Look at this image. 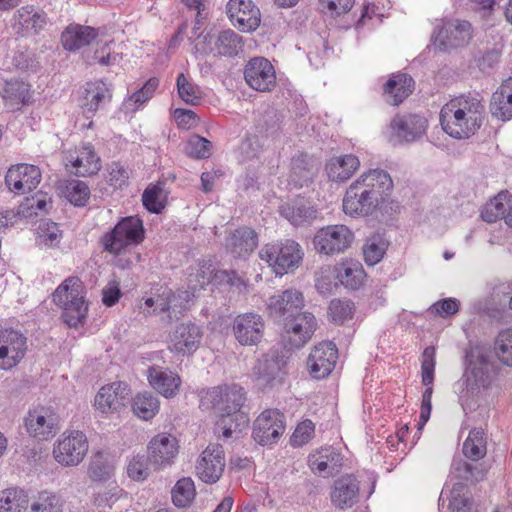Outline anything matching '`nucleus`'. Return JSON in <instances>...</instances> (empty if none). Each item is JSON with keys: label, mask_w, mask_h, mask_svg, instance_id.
Listing matches in <instances>:
<instances>
[{"label": "nucleus", "mask_w": 512, "mask_h": 512, "mask_svg": "<svg viewBox=\"0 0 512 512\" xmlns=\"http://www.w3.org/2000/svg\"><path fill=\"white\" fill-rule=\"evenodd\" d=\"M485 107L473 95H461L444 104L439 113L441 128H481L485 124Z\"/></svg>", "instance_id": "4"}, {"label": "nucleus", "mask_w": 512, "mask_h": 512, "mask_svg": "<svg viewBox=\"0 0 512 512\" xmlns=\"http://www.w3.org/2000/svg\"><path fill=\"white\" fill-rule=\"evenodd\" d=\"M286 367L284 356L264 355L253 368L257 386L265 390L283 385L288 373Z\"/></svg>", "instance_id": "12"}, {"label": "nucleus", "mask_w": 512, "mask_h": 512, "mask_svg": "<svg viewBox=\"0 0 512 512\" xmlns=\"http://www.w3.org/2000/svg\"><path fill=\"white\" fill-rule=\"evenodd\" d=\"M354 312V303L346 299H333L328 307V316L337 325H342L346 321L351 320Z\"/></svg>", "instance_id": "53"}, {"label": "nucleus", "mask_w": 512, "mask_h": 512, "mask_svg": "<svg viewBox=\"0 0 512 512\" xmlns=\"http://www.w3.org/2000/svg\"><path fill=\"white\" fill-rule=\"evenodd\" d=\"M244 79L247 85L258 92H270L276 86V71L264 57H253L245 65Z\"/></svg>", "instance_id": "15"}, {"label": "nucleus", "mask_w": 512, "mask_h": 512, "mask_svg": "<svg viewBox=\"0 0 512 512\" xmlns=\"http://www.w3.org/2000/svg\"><path fill=\"white\" fill-rule=\"evenodd\" d=\"M107 182L115 189H121L128 184L129 173L120 162H112L107 166Z\"/></svg>", "instance_id": "63"}, {"label": "nucleus", "mask_w": 512, "mask_h": 512, "mask_svg": "<svg viewBox=\"0 0 512 512\" xmlns=\"http://www.w3.org/2000/svg\"><path fill=\"white\" fill-rule=\"evenodd\" d=\"M321 167L320 160L304 151H297L290 160L289 185L301 189L309 187Z\"/></svg>", "instance_id": "17"}, {"label": "nucleus", "mask_w": 512, "mask_h": 512, "mask_svg": "<svg viewBox=\"0 0 512 512\" xmlns=\"http://www.w3.org/2000/svg\"><path fill=\"white\" fill-rule=\"evenodd\" d=\"M113 472L114 467L109 462L106 454L101 451L93 454L88 467V476L92 481H107L111 478Z\"/></svg>", "instance_id": "50"}, {"label": "nucleus", "mask_w": 512, "mask_h": 512, "mask_svg": "<svg viewBox=\"0 0 512 512\" xmlns=\"http://www.w3.org/2000/svg\"><path fill=\"white\" fill-rule=\"evenodd\" d=\"M354 239V232L348 226L334 224L318 229L312 242L317 253L334 256L349 249Z\"/></svg>", "instance_id": "8"}, {"label": "nucleus", "mask_w": 512, "mask_h": 512, "mask_svg": "<svg viewBox=\"0 0 512 512\" xmlns=\"http://www.w3.org/2000/svg\"><path fill=\"white\" fill-rule=\"evenodd\" d=\"M129 400V389L123 382L103 386L97 393L94 406L102 413L119 412Z\"/></svg>", "instance_id": "27"}, {"label": "nucleus", "mask_w": 512, "mask_h": 512, "mask_svg": "<svg viewBox=\"0 0 512 512\" xmlns=\"http://www.w3.org/2000/svg\"><path fill=\"white\" fill-rule=\"evenodd\" d=\"M359 160L352 154L334 157L326 164V173L333 182L348 180L359 167Z\"/></svg>", "instance_id": "43"}, {"label": "nucleus", "mask_w": 512, "mask_h": 512, "mask_svg": "<svg viewBox=\"0 0 512 512\" xmlns=\"http://www.w3.org/2000/svg\"><path fill=\"white\" fill-rule=\"evenodd\" d=\"M414 86L415 82L410 75L401 72L394 73L383 85V95L386 102L398 106L412 94Z\"/></svg>", "instance_id": "35"}, {"label": "nucleus", "mask_w": 512, "mask_h": 512, "mask_svg": "<svg viewBox=\"0 0 512 512\" xmlns=\"http://www.w3.org/2000/svg\"><path fill=\"white\" fill-rule=\"evenodd\" d=\"M388 247L387 241L380 234H373L367 238L363 246L364 260L367 265L373 266L379 263Z\"/></svg>", "instance_id": "51"}, {"label": "nucleus", "mask_w": 512, "mask_h": 512, "mask_svg": "<svg viewBox=\"0 0 512 512\" xmlns=\"http://www.w3.org/2000/svg\"><path fill=\"white\" fill-rule=\"evenodd\" d=\"M28 350V339L19 330L13 328L0 329V368L10 370L16 367L25 357Z\"/></svg>", "instance_id": "10"}, {"label": "nucleus", "mask_w": 512, "mask_h": 512, "mask_svg": "<svg viewBox=\"0 0 512 512\" xmlns=\"http://www.w3.org/2000/svg\"><path fill=\"white\" fill-rule=\"evenodd\" d=\"M178 440L176 437L160 433L154 436L148 444V460L154 469H161L173 464L178 454Z\"/></svg>", "instance_id": "23"}, {"label": "nucleus", "mask_w": 512, "mask_h": 512, "mask_svg": "<svg viewBox=\"0 0 512 512\" xmlns=\"http://www.w3.org/2000/svg\"><path fill=\"white\" fill-rule=\"evenodd\" d=\"M424 132L425 130H388L385 137L391 146L398 147L422 139Z\"/></svg>", "instance_id": "57"}, {"label": "nucleus", "mask_w": 512, "mask_h": 512, "mask_svg": "<svg viewBox=\"0 0 512 512\" xmlns=\"http://www.w3.org/2000/svg\"><path fill=\"white\" fill-rule=\"evenodd\" d=\"M264 329V319L255 312L237 315L232 324L235 339L243 346L259 344L263 338Z\"/></svg>", "instance_id": "21"}, {"label": "nucleus", "mask_w": 512, "mask_h": 512, "mask_svg": "<svg viewBox=\"0 0 512 512\" xmlns=\"http://www.w3.org/2000/svg\"><path fill=\"white\" fill-rule=\"evenodd\" d=\"M392 190L393 181L389 173L382 169H371L348 187L343 198V211L352 217H365L388 207L392 210L395 205L390 199Z\"/></svg>", "instance_id": "1"}, {"label": "nucleus", "mask_w": 512, "mask_h": 512, "mask_svg": "<svg viewBox=\"0 0 512 512\" xmlns=\"http://www.w3.org/2000/svg\"><path fill=\"white\" fill-rule=\"evenodd\" d=\"M509 203H512V195L508 191H501L483 207L481 218L488 223L496 222L498 219L505 220Z\"/></svg>", "instance_id": "45"}, {"label": "nucleus", "mask_w": 512, "mask_h": 512, "mask_svg": "<svg viewBox=\"0 0 512 512\" xmlns=\"http://www.w3.org/2000/svg\"><path fill=\"white\" fill-rule=\"evenodd\" d=\"M462 451L464 456L472 461H479L487 453V441L482 428L470 430L467 439L463 443Z\"/></svg>", "instance_id": "46"}, {"label": "nucleus", "mask_w": 512, "mask_h": 512, "mask_svg": "<svg viewBox=\"0 0 512 512\" xmlns=\"http://www.w3.org/2000/svg\"><path fill=\"white\" fill-rule=\"evenodd\" d=\"M66 160V167L78 177L95 175L101 169V159L89 143L83 145L76 155L70 154Z\"/></svg>", "instance_id": "30"}, {"label": "nucleus", "mask_w": 512, "mask_h": 512, "mask_svg": "<svg viewBox=\"0 0 512 512\" xmlns=\"http://www.w3.org/2000/svg\"><path fill=\"white\" fill-rule=\"evenodd\" d=\"M188 154L196 159H206L211 155L212 143L199 135H193L188 140Z\"/></svg>", "instance_id": "64"}, {"label": "nucleus", "mask_w": 512, "mask_h": 512, "mask_svg": "<svg viewBox=\"0 0 512 512\" xmlns=\"http://www.w3.org/2000/svg\"><path fill=\"white\" fill-rule=\"evenodd\" d=\"M150 463L148 456L136 455L134 456L127 467L128 476L135 481H143L150 474Z\"/></svg>", "instance_id": "60"}, {"label": "nucleus", "mask_w": 512, "mask_h": 512, "mask_svg": "<svg viewBox=\"0 0 512 512\" xmlns=\"http://www.w3.org/2000/svg\"><path fill=\"white\" fill-rule=\"evenodd\" d=\"M203 337L201 328L191 322L176 326L171 335V351L183 356H191L200 346Z\"/></svg>", "instance_id": "26"}, {"label": "nucleus", "mask_w": 512, "mask_h": 512, "mask_svg": "<svg viewBox=\"0 0 512 512\" xmlns=\"http://www.w3.org/2000/svg\"><path fill=\"white\" fill-rule=\"evenodd\" d=\"M494 353L504 366L512 367V328L498 333L494 341Z\"/></svg>", "instance_id": "52"}, {"label": "nucleus", "mask_w": 512, "mask_h": 512, "mask_svg": "<svg viewBox=\"0 0 512 512\" xmlns=\"http://www.w3.org/2000/svg\"><path fill=\"white\" fill-rule=\"evenodd\" d=\"M279 213L293 226H303L317 218L318 210L310 201L298 197L279 207Z\"/></svg>", "instance_id": "33"}, {"label": "nucleus", "mask_w": 512, "mask_h": 512, "mask_svg": "<svg viewBox=\"0 0 512 512\" xmlns=\"http://www.w3.org/2000/svg\"><path fill=\"white\" fill-rule=\"evenodd\" d=\"M28 506V496L22 489L10 488L0 493V512H22Z\"/></svg>", "instance_id": "49"}, {"label": "nucleus", "mask_w": 512, "mask_h": 512, "mask_svg": "<svg viewBox=\"0 0 512 512\" xmlns=\"http://www.w3.org/2000/svg\"><path fill=\"white\" fill-rule=\"evenodd\" d=\"M338 359V350L333 342H321L314 346L309 354L307 366L315 379L327 377L334 369Z\"/></svg>", "instance_id": "22"}, {"label": "nucleus", "mask_w": 512, "mask_h": 512, "mask_svg": "<svg viewBox=\"0 0 512 512\" xmlns=\"http://www.w3.org/2000/svg\"><path fill=\"white\" fill-rule=\"evenodd\" d=\"M53 302L63 309L62 319L69 327H77L85 321L88 304L85 287L77 276L66 278L52 294Z\"/></svg>", "instance_id": "5"}, {"label": "nucleus", "mask_w": 512, "mask_h": 512, "mask_svg": "<svg viewBox=\"0 0 512 512\" xmlns=\"http://www.w3.org/2000/svg\"><path fill=\"white\" fill-rule=\"evenodd\" d=\"M52 207L51 199L47 194L38 192L31 197H26L18 207V214L25 218L45 214Z\"/></svg>", "instance_id": "48"}, {"label": "nucleus", "mask_w": 512, "mask_h": 512, "mask_svg": "<svg viewBox=\"0 0 512 512\" xmlns=\"http://www.w3.org/2000/svg\"><path fill=\"white\" fill-rule=\"evenodd\" d=\"M98 36V30L79 24L69 25L61 35L62 45L65 50L76 51L94 41Z\"/></svg>", "instance_id": "40"}, {"label": "nucleus", "mask_w": 512, "mask_h": 512, "mask_svg": "<svg viewBox=\"0 0 512 512\" xmlns=\"http://www.w3.org/2000/svg\"><path fill=\"white\" fill-rule=\"evenodd\" d=\"M149 384L165 398H173L179 393L180 376L168 368L151 366L147 371Z\"/></svg>", "instance_id": "32"}, {"label": "nucleus", "mask_w": 512, "mask_h": 512, "mask_svg": "<svg viewBox=\"0 0 512 512\" xmlns=\"http://www.w3.org/2000/svg\"><path fill=\"white\" fill-rule=\"evenodd\" d=\"M260 258L267 262L276 275L293 272L303 260L304 252L299 243L285 239L266 244L259 252Z\"/></svg>", "instance_id": "6"}, {"label": "nucleus", "mask_w": 512, "mask_h": 512, "mask_svg": "<svg viewBox=\"0 0 512 512\" xmlns=\"http://www.w3.org/2000/svg\"><path fill=\"white\" fill-rule=\"evenodd\" d=\"M0 95L8 108L16 110L31 101V85L22 79H10L5 81Z\"/></svg>", "instance_id": "38"}, {"label": "nucleus", "mask_w": 512, "mask_h": 512, "mask_svg": "<svg viewBox=\"0 0 512 512\" xmlns=\"http://www.w3.org/2000/svg\"><path fill=\"white\" fill-rule=\"evenodd\" d=\"M179 97L187 104L196 105L202 98V91L185 74L181 73L176 81Z\"/></svg>", "instance_id": "56"}, {"label": "nucleus", "mask_w": 512, "mask_h": 512, "mask_svg": "<svg viewBox=\"0 0 512 512\" xmlns=\"http://www.w3.org/2000/svg\"><path fill=\"white\" fill-rule=\"evenodd\" d=\"M111 99V93L103 81L89 82L85 85L83 92L82 109L85 121L79 123L80 128H91L93 122L91 114L97 111L103 103Z\"/></svg>", "instance_id": "31"}, {"label": "nucleus", "mask_w": 512, "mask_h": 512, "mask_svg": "<svg viewBox=\"0 0 512 512\" xmlns=\"http://www.w3.org/2000/svg\"><path fill=\"white\" fill-rule=\"evenodd\" d=\"M159 399L151 392L138 393L132 403L134 414L143 420H150L159 412Z\"/></svg>", "instance_id": "47"}, {"label": "nucleus", "mask_w": 512, "mask_h": 512, "mask_svg": "<svg viewBox=\"0 0 512 512\" xmlns=\"http://www.w3.org/2000/svg\"><path fill=\"white\" fill-rule=\"evenodd\" d=\"M359 490V481L354 475H343L334 483L331 501L340 509L350 508L358 502Z\"/></svg>", "instance_id": "34"}, {"label": "nucleus", "mask_w": 512, "mask_h": 512, "mask_svg": "<svg viewBox=\"0 0 512 512\" xmlns=\"http://www.w3.org/2000/svg\"><path fill=\"white\" fill-rule=\"evenodd\" d=\"M314 433V423L310 419H305L297 425L290 438V443L293 447H301L314 437Z\"/></svg>", "instance_id": "62"}, {"label": "nucleus", "mask_w": 512, "mask_h": 512, "mask_svg": "<svg viewBox=\"0 0 512 512\" xmlns=\"http://www.w3.org/2000/svg\"><path fill=\"white\" fill-rule=\"evenodd\" d=\"M436 349L434 346H427L422 353L421 373L422 384L427 388L422 395L420 422L419 425L423 426L430 418L432 410V384L434 381V371L436 365Z\"/></svg>", "instance_id": "25"}, {"label": "nucleus", "mask_w": 512, "mask_h": 512, "mask_svg": "<svg viewBox=\"0 0 512 512\" xmlns=\"http://www.w3.org/2000/svg\"><path fill=\"white\" fill-rule=\"evenodd\" d=\"M490 112L503 122L512 119V77L504 80L492 94Z\"/></svg>", "instance_id": "39"}, {"label": "nucleus", "mask_w": 512, "mask_h": 512, "mask_svg": "<svg viewBox=\"0 0 512 512\" xmlns=\"http://www.w3.org/2000/svg\"><path fill=\"white\" fill-rule=\"evenodd\" d=\"M163 193L161 185H150L142 194L143 206L151 213L159 214L164 209V204L160 201Z\"/></svg>", "instance_id": "59"}, {"label": "nucleus", "mask_w": 512, "mask_h": 512, "mask_svg": "<svg viewBox=\"0 0 512 512\" xmlns=\"http://www.w3.org/2000/svg\"><path fill=\"white\" fill-rule=\"evenodd\" d=\"M280 325L290 346L301 348L312 338L317 329V320L311 312L301 310Z\"/></svg>", "instance_id": "16"}, {"label": "nucleus", "mask_w": 512, "mask_h": 512, "mask_svg": "<svg viewBox=\"0 0 512 512\" xmlns=\"http://www.w3.org/2000/svg\"><path fill=\"white\" fill-rule=\"evenodd\" d=\"M226 13L233 26L244 33L255 31L261 22L260 10L252 0H229Z\"/></svg>", "instance_id": "20"}, {"label": "nucleus", "mask_w": 512, "mask_h": 512, "mask_svg": "<svg viewBox=\"0 0 512 512\" xmlns=\"http://www.w3.org/2000/svg\"><path fill=\"white\" fill-rule=\"evenodd\" d=\"M40 180V169L37 166L25 163L12 166L5 176L6 186L16 194L31 192L37 187Z\"/></svg>", "instance_id": "24"}, {"label": "nucleus", "mask_w": 512, "mask_h": 512, "mask_svg": "<svg viewBox=\"0 0 512 512\" xmlns=\"http://www.w3.org/2000/svg\"><path fill=\"white\" fill-rule=\"evenodd\" d=\"M32 512H62L59 498L52 493L43 491L31 506Z\"/></svg>", "instance_id": "61"}, {"label": "nucleus", "mask_w": 512, "mask_h": 512, "mask_svg": "<svg viewBox=\"0 0 512 512\" xmlns=\"http://www.w3.org/2000/svg\"><path fill=\"white\" fill-rule=\"evenodd\" d=\"M464 483L457 482L450 490L449 508L451 512H471L472 501L463 493Z\"/></svg>", "instance_id": "58"}, {"label": "nucleus", "mask_w": 512, "mask_h": 512, "mask_svg": "<svg viewBox=\"0 0 512 512\" xmlns=\"http://www.w3.org/2000/svg\"><path fill=\"white\" fill-rule=\"evenodd\" d=\"M145 238L143 221L138 216L121 219L115 227L103 235V249L111 254H119L130 245H138Z\"/></svg>", "instance_id": "7"}, {"label": "nucleus", "mask_w": 512, "mask_h": 512, "mask_svg": "<svg viewBox=\"0 0 512 512\" xmlns=\"http://www.w3.org/2000/svg\"><path fill=\"white\" fill-rule=\"evenodd\" d=\"M158 86L159 79L156 77H151L140 89L124 99L121 104L120 111L128 115L142 109L145 104L154 96Z\"/></svg>", "instance_id": "42"}, {"label": "nucleus", "mask_w": 512, "mask_h": 512, "mask_svg": "<svg viewBox=\"0 0 512 512\" xmlns=\"http://www.w3.org/2000/svg\"><path fill=\"white\" fill-rule=\"evenodd\" d=\"M305 306L304 296L297 289H286L269 297L266 309L274 322L281 324Z\"/></svg>", "instance_id": "14"}, {"label": "nucleus", "mask_w": 512, "mask_h": 512, "mask_svg": "<svg viewBox=\"0 0 512 512\" xmlns=\"http://www.w3.org/2000/svg\"><path fill=\"white\" fill-rule=\"evenodd\" d=\"M365 277L363 266L357 261L344 262L337 269L338 280L350 290H358L363 285Z\"/></svg>", "instance_id": "44"}, {"label": "nucleus", "mask_w": 512, "mask_h": 512, "mask_svg": "<svg viewBox=\"0 0 512 512\" xmlns=\"http://www.w3.org/2000/svg\"><path fill=\"white\" fill-rule=\"evenodd\" d=\"M65 197L75 206L83 207L89 200L90 188L81 180H70L65 186Z\"/></svg>", "instance_id": "55"}, {"label": "nucleus", "mask_w": 512, "mask_h": 512, "mask_svg": "<svg viewBox=\"0 0 512 512\" xmlns=\"http://www.w3.org/2000/svg\"><path fill=\"white\" fill-rule=\"evenodd\" d=\"M258 246V235L252 228L240 227L226 239V248L234 256L246 258Z\"/></svg>", "instance_id": "37"}, {"label": "nucleus", "mask_w": 512, "mask_h": 512, "mask_svg": "<svg viewBox=\"0 0 512 512\" xmlns=\"http://www.w3.org/2000/svg\"><path fill=\"white\" fill-rule=\"evenodd\" d=\"M467 369L471 376L464 375L457 383L459 388V401L464 410H473L476 402L470 400L479 393V389H488L498 375V367L490 356L482 351H471L466 354Z\"/></svg>", "instance_id": "3"}, {"label": "nucleus", "mask_w": 512, "mask_h": 512, "mask_svg": "<svg viewBox=\"0 0 512 512\" xmlns=\"http://www.w3.org/2000/svg\"><path fill=\"white\" fill-rule=\"evenodd\" d=\"M451 474L464 483V487L468 484L474 485L483 481L486 477L487 470L482 463H470L461 457H454L451 464Z\"/></svg>", "instance_id": "41"}, {"label": "nucleus", "mask_w": 512, "mask_h": 512, "mask_svg": "<svg viewBox=\"0 0 512 512\" xmlns=\"http://www.w3.org/2000/svg\"><path fill=\"white\" fill-rule=\"evenodd\" d=\"M196 495L194 482L191 478H182L172 489V501L177 507H187Z\"/></svg>", "instance_id": "54"}, {"label": "nucleus", "mask_w": 512, "mask_h": 512, "mask_svg": "<svg viewBox=\"0 0 512 512\" xmlns=\"http://www.w3.org/2000/svg\"><path fill=\"white\" fill-rule=\"evenodd\" d=\"M46 24V13L33 6H23L14 14V28L23 36L38 34Z\"/></svg>", "instance_id": "36"}, {"label": "nucleus", "mask_w": 512, "mask_h": 512, "mask_svg": "<svg viewBox=\"0 0 512 512\" xmlns=\"http://www.w3.org/2000/svg\"><path fill=\"white\" fill-rule=\"evenodd\" d=\"M204 39L209 43V52L218 57H236L244 48L243 37L231 29L207 35Z\"/></svg>", "instance_id": "29"}, {"label": "nucleus", "mask_w": 512, "mask_h": 512, "mask_svg": "<svg viewBox=\"0 0 512 512\" xmlns=\"http://www.w3.org/2000/svg\"><path fill=\"white\" fill-rule=\"evenodd\" d=\"M308 464L312 472L322 477L337 474L343 466V456L334 447H322L310 454Z\"/></svg>", "instance_id": "28"}, {"label": "nucleus", "mask_w": 512, "mask_h": 512, "mask_svg": "<svg viewBox=\"0 0 512 512\" xmlns=\"http://www.w3.org/2000/svg\"><path fill=\"white\" fill-rule=\"evenodd\" d=\"M224 468L225 453L222 445L210 443L197 461V476L207 484H214L222 476Z\"/></svg>", "instance_id": "18"}, {"label": "nucleus", "mask_w": 512, "mask_h": 512, "mask_svg": "<svg viewBox=\"0 0 512 512\" xmlns=\"http://www.w3.org/2000/svg\"><path fill=\"white\" fill-rule=\"evenodd\" d=\"M59 417L48 407H37L28 412L25 427L30 436L39 440L53 438L59 430Z\"/></svg>", "instance_id": "19"}, {"label": "nucleus", "mask_w": 512, "mask_h": 512, "mask_svg": "<svg viewBox=\"0 0 512 512\" xmlns=\"http://www.w3.org/2000/svg\"><path fill=\"white\" fill-rule=\"evenodd\" d=\"M245 392L237 385L218 386L208 389L201 397V406L214 410L219 416L216 425L225 438L234 431H241L248 425L249 418L241 407L245 402Z\"/></svg>", "instance_id": "2"}, {"label": "nucleus", "mask_w": 512, "mask_h": 512, "mask_svg": "<svg viewBox=\"0 0 512 512\" xmlns=\"http://www.w3.org/2000/svg\"><path fill=\"white\" fill-rule=\"evenodd\" d=\"M472 37L471 24L465 20H445L433 34V47L438 51H448L466 45Z\"/></svg>", "instance_id": "9"}, {"label": "nucleus", "mask_w": 512, "mask_h": 512, "mask_svg": "<svg viewBox=\"0 0 512 512\" xmlns=\"http://www.w3.org/2000/svg\"><path fill=\"white\" fill-rule=\"evenodd\" d=\"M88 440L81 431H71L63 434L54 446L53 455L55 460L63 466H77L88 452Z\"/></svg>", "instance_id": "11"}, {"label": "nucleus", "mask_w": 512, "mask_h": 512, "mask_svg": "<svg viewBox=\"0 0 512 512\" xmlns=\"http://www.w3.org/2000/svg\"><path fill=\"white\" fill-rule=\"evenodd\" d=\"M285 416L278 409L264 410L253 423V439L260 445L276 443L285 432Z\"/></svg>", "instance_id": "13"}]
</instances>
